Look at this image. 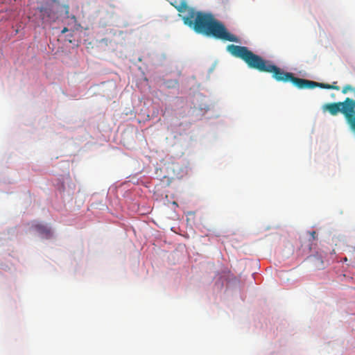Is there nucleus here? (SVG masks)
Returning a JSON list of instances; mask_svg holds the SVG:
<instances>
[{"instance_id":"obj_1","label":"nucleus","mask_w":355,"mask_h":355,"mask_svg":"<svg viewBox=\"0 0 355 355\" xmlns=\"http://www.w3.org/2000/svg\"><path fill=\"white\" fill-rule=\"evenodd\" d=\"M227 51L232 56L243 60L249 68L256 69L260 72L272 73V78L278 82H291L299 89L320 87L329 89H340L338 86L295 77L292 73L284 71L281 68L273 64L270 61L266 60L261 56L254 53L246 46L229 44L227 46Z\"/></svg>"},{"instance_id":"obj_2","label":"nucleus","mask_w":355,"mask_h":355,"mask_svg":"<svg viewBox=\"0 0 355 355\" xmlns=\"http://www.w3.org/2000/svg\"><path fill=\"white\" fill-rule=\"evenodd\" d=\"M182 21L196 33L211 36L222 41L239 42V38L229 32L225 25L215 19L211 12L197 11L193 8L186 15H183Z\"/></svg>"},{"instance_id":"obj_3","label":"nucleus","mask_w":355,"mask_h":355,"mask_svg":"<svg viewBox=\"0 0 355 355\" xmlns=\"http://www.w3.org/2000/svg\"><path fill=\"white\" fill-rule=\"evenodd\" d=\"M325 109L335 116L342 112L352 129L355 130V101L347 98L344 102L332 103L325 105Z\"/></svg>"},{"instance_id":"obj_4","label":"nucleus","mask_w":355,"mask_h":355,"mask_svg":"<svg viewBox=\"0 0 355 355\" xmlns=\"http://www.w3.org/2000/svg\"><path fill=\"white\" fill-rule=\"evenodd\" d=\"M168 1L179 12V16L182 19L183 15H186L190 12V10L193 9V8L188 6L186 0H168Z\"/></svg>"},{"instance_id":"obj_5","label":"nucleus","mask_w":355,"mask_h":355,"mask_svg":"<svg viewBox=\"0 0 355 355\" xmlns=\"http://www.w3.org/2000/svg\"><path fill=\"white\" fill-rule=\"evenodd\" d=\"M36 231L43 237L49 239L51 236V229L45 225L37 223L33 225Z\"/></svg>"},{"instance_id":"obj_6","label":"nucleus","mask_w":355,"mask_h":355,"mask_svg":"<svg viewBox=\"0 0 355 355\" xmlns=\"http://www.w3.org/2000/svg\"><path fill=\"white\" fill-rule=\"evenodd\" d=\"M353 89L352 87L349 85H347L343 87L342 89V92L343 94H347L349 91H352Z\"/></svg>"},{"instance_id":"obj_7","label":"nucleus","mask_w":355,"mask_h":355,"mask_svg":"<svg viewBox=\"0 0 355 355\" xmlns=\"http://www.w3.org/2000/svg\"><path fill=\"white\" fill-rule=\"evenodd\" d=\"M312 240H315L317 237L316 232L315 231H312L309 232Z\"/></svg>"},{"instance_id":"obj_8","label":"nucleus","mask_w":355,"mask_h":355,"mask_svg":"<svg viewBox=\"0 0 355 355\" xmlns=\"http://www.w3.org/2000/svg\"><path fill=\"white\" fill-rule=\"evenodd\" d=\"M68 28L67 27H64L62 31V33H65L68 31Z\"/></svg>"},{"instance_id":"obj_9","label":"nucleus","mask_w":355,"mask_h":355,"mask_svg":"<svg viewBox=\"0 0 355 355\" xmlns=\"http://www.w3.org/2000/svg\"><path fill=\"white\" fill-rule=\"evenodd\" d=\"M39 10H40V11L41 12H44V8L41 7V8H39Z\"/></svg>"}]
</instances>
